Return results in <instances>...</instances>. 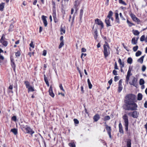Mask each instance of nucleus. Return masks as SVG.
<instances>
[{
	"instance_id": "49530a36",
	"label": "nucleus",
	"mask_w": 147,
	"mask_h": 147,
	"mask_svg": "<svg viewBox=\"0 0 147 147\" xmlns=\"http://www.w3.org/2000/svg\"><path fill=\"white\" fill-rule=\"evenodd\" d=\"M64 45V42H61V43H60L59 46V48L60 49Z\"/></svg>"
},
{
	"instance_id": "3c124183",
	"label": "nucleus",
	"mask_w": 147,
	"mask_h": 147,
	"mask_svg": "<svg viewBox=\"0 0 147 147\" xmlns=\"http://www.w3.org/2000/svg\"><path fill=\"white\" fill-rule=\"evenodd\" d=\"M127 147H131V142L130 141H128L127 142Z\"/></svg>"
},
{
	"instance_id": "f3484780",
	"label": "nucleus",
	"mask_w": 147,
	"mask_h": 147,
	"mask_svg": "<svg viewBox=\"0 0 147 147\" xmlns=\"http://www.w3.org/2000/svg\"><path fill=\"white\" fill-rule=\"evenodd\" d=\"M106 129L107 130L108 134L109 136V137L110 138H111V127H110L108 126L107 125H105Z\"/></svg>"
},
{
	"instance_id": "7ed1b4c3",
	"label": "nucleus",
	"mask_w": 147,
	"mask_h": 147,
	"mask_svg": "<svg viewBox=\"0 0 147 147\" xmlns=\"http://www.w3.org/2000/svg\"><path fill=\"white\" fill-rule=\"evenodd\" d=\"M136 96L133 94H129L126 96L125 102L126 104L134 102L136 98Z\"/></svg>"
},
{
	"instance_id": "473e14b6",
	"label": "nucleus",
	"mask_w": 147,
	"mask_h": 147,
	"mask_svg": "<svg viewBox=\"0 0 147 147\" xmlns=\"http://www.w3.org/2000/svg\"><path fill=\"white\" fill-rule=\"evenodd\" d=\"M111 118L110 117L109 115H107L104 117L103 120L104 121H107L109 120Z\"/></svg>"
},
{
	"instance_id": "6e6552de",
	"label": "nucleus",
	"mask_w": 147,
	"mask_h": 147,
	"mask_svg": "<svg viewBox=\"0 0 147 147\" xmlns=\"http://www.w3.org/2000/svg\"><path fill=\"white\" fill-rule=\"evenodd\" d=\"M95 23L100 26L101 30L104 28V26L103 23L98 18H97L95 20Z\"/></svg>"
},
{
	"instance_id": "dca6fc26",
	"label": "nucleus",
	"mask_w": 147,
	"mask_h": 147,
	"mask_svg": "<svg viewBox=\"0 0 147 147\" xmlns=\"http://www.w3.org/2000/svg\"><path fill=\"white\" fill-rule=\"evenodd\" d=\"M49 95L52 97L53 98L55 96V94L53 93V87L52 85H51L49 90Z\"/></svg>"
},
{
	"instance_id": "9d476101",
	"label": "nucleus",
	"mask_w": 147,
	"mask_h": 147,
	"mask_svg": "<svg viewBox=\"0 0 147 147\" xmlns=\"http://www.w3.org/2000/svg\"><path fill=\"white\" fill-rule=\"evenodd\" d=\"M137 81V79L135 78L134 77L132 76L131 78V80L129 82V83L131 85L136 86Z\"/></svg>"
},
{
	"instance_id": "20e7f679",
	"label": "nucleus",
	"mask_w": 147,
	"mask_h": 147,
	"mask_svg": "<svg viewBox=\"0 0 147 147\" xmlns=\"http://www.w3.org/2000/svg\"><path fill=\"white\" fill-rule=\"evenodd\" d=\"M127 104V109L128 110H135L136 109L137 107V105L134 102H132Z\"/></svg>"
},
{
	"instance_id": "c9c22d12",
	"label": "nucleus",
	"mask_w": 147,
	"mask_h": 147,
	"mask_svg": "<svg viewBox=\"0 0 147 147\" xmlns=\"http://www.w3.org/2000/svg\"><path fill=\"white\" fill-rule=\"evenodd\" d=\"M14 28V26L12 24H11L9 26V28L8 30L9 31H11Z\"/></svg>"
},
{
	"instance_id": "2f4dec72",
	"label": "nucleus",
	"mask_w": 147,
	"mask_h": 147,
	"mask_svg": "<svg viewBox=\"0 0 147 147\" xmlns=\"http://www.w3.org/2000/svg\"><path fill=\"white\" fill-rule=\"evenodd\" d=\"M144 56H143L141 57L140 59H138V61L139 62H140L141 63H142L143 61V59L144 58Z\"/></svg>"
},
{
	"instance_id": "ea45409f",
	"label": "nucleus",
	"mask_w": 147,
	"mask_h": 147,
	"mask_svg": "<svg viewBox=\"0 0 147 147\" xmlns=\"http://www.w3.org/2000/svg\"><path fill=\"white\" fill-rule=\"evenodd\" d=\"M142 54V52L140 51H138L136 53V57L139 56L141 55Z\"/></svg>"
},
{
	"instance_id": "1a4fd4ad",
	"label": "nucleus",
	"mask_w": 147,
	"mask_h": 147,
	"mask_svg": "<svg viewBox=\"0 0 147 147\" xmlns=\"http://www.w3.org/2000/svg\"><path fill=\"white\" fill-rule=\"evenodd\" d=\"M26 131V133L30 134L32 136L33 134L34 133V131L32 130V129L30 128V127L29 126H28L26 127V128L25 129Z\"/></svg>"
},
{
	"instance_id": "f8f14e48",
	"label": "nucleus",
	"mask_w": 147,
	"mask_h": 147,
	"mask_svg": "<svg viewBox=\"0 0 147 147\" xmlns=\"http://www.w3.org/2000/svg\"><path fill=\"white\" fill-rule=\"evenodd\" d=\"M128 114L131 116H132L134 118H137L138 116V113L137 111H134L133 113H129Z\"/></svg>"
},
{
	"instance_id": "052dcab7",
	"label": "nucleus",
	"mask_w": 147,
	"mask_h": 147,
	"mask_svg": "<svg viewBox=\"0 0 147 147\" xmlns=\"http://www.w3.org/2000/svg\"><path fill=\"white\" fill-rule=\"evenodd\" d=\"M114 68L115 69H118V68L117 65V64L116 62L115 63Z\"/></svg>"
},
{
	"instance_id": "aec40b11",
	"label": "nucleus",
	"mask_w": 147,
	"mask_h": 147,
	"mask_svg": "<svg viewBox=\"0 0 147 147\" xmlns=\"http://www.w3.org/2000/svg\"><path fill=\"white\" fill-rule=\"evenodd\" d=\"M132 74L131 73V70L129 69L128 70L127 73V76L126 77V80L128 82L129 80V77L131 76Z\"/></svg>"
},
{
	"instance_id": "f257e3e1",
	"label": "nucleus",
	"mask_w": 147,
	"mask_h": 147,
	"mask_svg": "<svg viewBox=\"0 0 147 147\" xmlns=\"http://www.w3.org/2000/svg\"><path fill=\"white\" fill-rule=\"evenodd\" d=\"M113 15V12L111 11H109V12L108 15L105 20V22L106 24V26L107 27L111 26H112L111 24V21L110 20L111 19L112 22L113 21L114 19L112 17Z\"/></svg>"
},
{
	"instance_id": "f704fd0d",
	"label": "nucleus",
	"mask_w": 147,
	"mask_h": 147,
	"mask_svg": "<svg viewBox=\"0 0 147 147\" xmlns=\"http://www.w3.org/2000/svg\"><path fill=\"white\" fill-rule=\"evenodd\" d=\"M133 34L135 35H138L140 33V32L137 30H133Z\"/></svg>"
},
{
	"instance_id": "de8ad7c7",
	"label": "nucleus",
	"mask_w": 147,
	"mask_h": 147,
	"mask_svg": "<svg viewBox=\"0 0 147 147\" xmlns=\"http://www.w3.org/2000/svg\"><path fill=\"white\" fill-rule=\"evenodd\" d=\"M44 80L46 84L49 82V81L45 75H44Z\"/></svg>"
},
{
	"instance_id": "ddd939ff",
	"label": "nucleus",
	"mask_w": 147,
	"mask_h": 147,
	"mask_svg": "<svg viewBox=\"0 0 147 147\" xmlns=\"http://www.w3.org/2000/svg\"><path fill=\"white\" fill-rule=\"evenodd\" d=\"M130 16L134 21L138 23L140 22V20L137 18L136 17L135 15L134 14L131 13L130 14Z\"/></svg>"
},
{
	"instance_id": "4be33fe9",
	"label": "nucleus",
	"mask_w": 147,
	"mask_h": 147,
	"mask_svg": "<svg viewBox=\"0 0 147 147\" xmlns=\"http://www.w3.org/2000/svg\"><path fill=\"white\" fill-rule=\"evenodd\" d=\"M5 3L2 2L0 4V11H3L4 8Z\"/></svg>"
},
{
	"instance_id": "a211bd4d",
	"label": "nucleus",
	"mask_w": 147,
	"mask_h": 147,
	"mask_svg": "<svg viewBox=\"0 0 147 147\" xmlns=\"http://www.w3.org/2000/svg\"><path fill=\"white\" fill-rule=\"evenodd\" d=\"M100 119V117L98 114H96L93 117V119L94 122L97 121Z\"/></svg>"
},
{
	"instance_id": "c03bdc74",
	"label": "nucleus",
	"mask_w": 147,
	"mask_h": 147,
	"mask_svg": "<svg viewBox=\"0 0 147 147\" xmlns=\"http://www.w3.org/2000/svg\"><path fill=\"white\" fill-rule=\"evenodd\" d=\"M11 119L14 121H17V117L16 116H14L12 117L11 118Z\"/></svg>"
},
{
	"instance_id": "a18cd8bd",
	"label": "nucleus",
	"mask_w": 147,
	"mask_h": 147,
	"mask_svg": "<svg viewBox=\"0 0 147 147\" xmlns=\"http://www.w3.org/2000/svg\"><path fill=\"white\" fill-rule=\"evenodd\" d=\"M52 3L53 5V9H56V4L55 3V1H53V0L52 1Z\"/></svg>"
},
{
	"instance_id": "4468645a",
	"label": "nucleus",
	"mask_w": 147,
	"mask_h": 147,
	"mask_svg": "<svg viewBox=\"0 0 147 147\" xmlns=\"http://www.w3.org/2000/svg\"><path fill=\"white\" fill-rule=\"evenodd\" d=\"M92 29L94 31L93 32V34L94 35V38L96 39L98 36L97 29L96 28H94V26L93 27Z\"/></svg>"
},
{
	"instance_id": "58836bf2",
	"label": "nucleus",
	"mask_w": 147,
	"mask_h": 147,
	"mask_svg": "<svg viewBox=\"0 0 147 147\" xmlns=\"http://www.w3.org/2000/svg\"><path fill=\"white\" fill-rule=\"evenodd\" d=\"M21 55L20 51H18L16 53L15 55L16 57H18L20 56Z\"/></svg>"
},
{
	"instance_id": "72a5a7b5",
	"label": "nucleus",
	"mask_w": 147,
	"mask_h": 147,
	"mask_svg": "<svg viewBox=\"0 0 147 147\" xmlns=\"http://www.w3.org/2000/svg\"><path fill=\"white\" fill-rule=\"evenodd\" d=\"M118 11L117 10L116 11L115 13V18L116 20H119V14L118 13Z\"/></svg>"
},
{
	"instance_id": "6e6d98bb",
	"label": "nucleus",
	"mask_w": 147,
	"mask_h": 147,
	"mask_svg": "<svg viewBox=\"0 0 147 147\" xmlns=\"http://www.w3.org/2000/svg\"><path fill=\"white\" fill-rule=\"evenodd\" d=\"M30 47H32L33 48H34V45L33 44V42L32 41H31V43L30 44Z\"/></svg>"
},
{
	"instance_id": "13d9d810",
	"label": "nucleus",
	"mask_w": 147,
	"mask_h": 147,
	"mask_svg": "<svg viewBox=\"0 0 147 147\" xmlns=\"http://www.w3.org/2000/svg\"><path fill=\"white\" fill-rule=\"evenodd\" d=\"M28 54L30 57H31L32 55L34 56V52H33L32 53L31 52H29L28 53Z\"/></svg>"
},
{
	"instance_id": "7c9ffc66",
	"label": "nucleus",
	"mask_w": 147,
	"mask_h": 147,
	"mask_svg": "<svg viewBox=\"0 0 147 147\" xmlns=\"http://www.w3.org/2000/svg\"><path fill=\"white\" fill-rule=\"evenodd\" d=\"M87 82L88 85V87L89 89H90L92 88V85L91 84L89 79L87 80Z\"/></svg>"
},
{
	"instance_id": "c756f323",
	"label": "nucleus",
	"mask_w": 147,
	"mask_h": 147,
	"mask_svg": "<svg viewBox=\"0 0 147 147\" xmlns=\"http://www.w3.org/2000/svg\"><path fill=\"white\" fill-rule=\"evenodd\" d=\"M68 145L70 147H76V145L74 142L72 141L69 143Z\"/></svg>"
},
{
	"instance_id": "4d7b16f0",
	"label": "nucleus",
	"mask_w": 147,
	"mask_h": 147,
	"mask_svg": "<svg viewBox=\"0 0 147 147\" xmlns=\"http://www.w3.org/2000/svg\"><path fill=\"white\" fill-rule=\"evenodd\" d=\"M59 88L60 89L63 91V92L65 91V90L63 88L62 86V84H60L59 85Z\"/></svg>"
},
{
	"instance_id": "6ab92c4d",
	"label": "nucleus",
	"mask_w": 147,
	"mask_h": 147,
	"mask_svg": "<svg viewBox=\"0 0 147 147\" xmlns=\"http://www.w3.org/2000/svg\"><path fill=\"white\" fill-rule=\"evenodd\" d=\"M60 34L63 35V33L65 34V27H62L61 26L60 29Z\"/></svg>"
},
{
	"instance_id": "c85d7f7f",
	"label": "nucleus",
	"mask_w": 147,
	"mask_h": 147,
	"mask_svg": "<svg viewBox=\"0 0 147 147\" xmlns=\"http://www.w3.org/2000/svg\"><path fill=\"white\" fill-rule=\"evenodd\" d=\"M142 95L141 93H138V94L137 100H142Z\"/></svg>"
},
{
	"instance_id": "423d86ee",
	"label": "nucleus",
	"mask_w": 147,
	"mask_h": 147,
	"mask_svg": "<svg viewBox=\"0 0 147 147\" xmlns=\"http://www.w3.org/2000/svg\"><path fill=\"white\" fill-rule=\"evenodd\" d=\"M123 119L124 120L125 122V130L126 131H127L128 130V119L127 116L126 115H125L123 116Z\"/></svg>"
},
{
	"instance_id": "f03ea898",
	"label": "nucleus",
	"mask_w": 147,
	"mask_h": 147,
	"mask_svg": "<svg viewBox=\"0 0 147 147\" xmlns=\"http://www.w3.org/2000/svg\"><path fill=\"white\" fill-rule=\"evenodd\" d=\"M103 53L105 58H106L110 54V47L108 43L106 42H105V44L103 45Z\"/></svg>"
},
{
	"instance_id": "0e129e2a",
	"label": "nucleus",
	"mask_w": 147,
	"mask_h": 147,
	"mask_svg": "<svg viewBox=\"0 0 147 147\" xmlns=\"http://www.w3.org/2000/svg\"><path fill=\"white\" fill-rule=\"evenodd\" d=\"M122 126L121 125V123H120V133H122V134H123V129L121 128V127Z\"/></svg>"
},
{
	"instance_id": "4c0bfd02",
	"label": "nucleus",
	"mask_w": 147,
	"mask_h": 147,
	"mask_svg": "<svg viewBox=\"0 0 147 147\" xmlns=\"http://www.w3.org/2000/svg\"><path fill=\"white\" fill-rule=\"evenodd\" d=\"M139 83L140 85H143L144 84V80L142 79H140V80Z\"/></svg>"
},
{
	"instance_id": "a878e982",
	"label": "nucleus",
	"mask_w": 147,
	"mask_h": 147,
	"mask_svg": "<svg viewBox=\"0 0 147 147\" xmlns=\"http://www.w3.org/2000/svg\"><path fill=\"white\" fill-rule=\"evenodd\" d=\"M24 83L27 88H28L31 86L30 85V83L28 81H25L24 82Z\"/></svg>"
},
{
	"instance_id": "bb28decb",
	"label": "nucleus",
	"mask_w": 147,
	"mask_h": 147,
	"mask_svg": "<svg viewBox=\"0 0 147 147\" xmlns=\"http://www.w3.org/2000/svg\"><path fill=\"white\" fill-rule=\"evenodd\" d=\"M24 83L27 88H28L31 86L30 85V83L28 81H25L24 82Z\"/></svg>"
},
{
	"instance_id": "37998d69",
	"label": "nucleus",
	"mask_w": 147,
	"mask_h": 147,
	"mask_svg": "<svg viewBox=\"0 0 147 147\" xmlns=\"http://www.w3.org/2000/svg\"><path fill=\"white\" fill-rule=\"evenodd\" d=\"M132 59L131 57L129 58L127 60V63L129 64H131L132 63Z\"/></svg>"
},
{
	"instance_id": "864d4df0",
	"label": "nucleus",
	"mask_w": 147,
	"mask_h": 147,
	"mask_svg": "<svg viewBox=\"0 0 147 147\" xmlns=\"http://www.w3.org/2000/svg\"><path fill=\"white\" fill-rule=\"evenodd\" d=\"M119 79V77L118 76H115L114 77V81L117 82Z\"/></svg>"
},
{
	"instance_id": "5701e85b",
	"label": "nucleus",
	"mask_w": 147,
	"mask_h": 147,
	"mask_svg": "<svg viewBox=\"0 0 147 147\" xmlns=\"http://www.w3.org/2000/svg\"><path fill=\"white\" fill-rule=\"evenodd\" d=\"M27 89H28V93H29L31 92H33L35 91H36V90H35L34 87L32 86H30Z\"/></svg>"
},
{
	"instance_id": "2eb2a0df",
	"label": "nucleus",
	"mask_w": 147,
	"mask_h": 147,
	"mask_svg": "<svg viewBox=\"0 0 147 147\" xmlns=\"http://www.w3.org/2000/svg\"><path fill=\"white\" fill-rule=\"evenodd\" d=\"M47 18V16L44 15L42 16L41 17L42 20L43 21L44 26L45 27H47L48 24L46 20Z\"/></svg>"
},
{
	"instance_id": "69168bd1",
	"label": "nucleus",
	"mask_w": 147,
	"mask_h": 147,
	"mask_svg": "<svg viewBox=\"0 0 147 147\" xmlns=\"http://www.w3.org/2000/svg\"><path fill=\"white\" fill-rule=\"evenodd\" d=\"M146 69V67L145 66L143 65L142 66V71H144Z\"/></svg>"
},
{
	"instance_id": "b1692460",
	"label": "nucleus",
	"mask_w": 147,
	"mask_h": 147,
	"mask_svg": "<svg viewBox=\"0 0 147 147\" xmlns=\"http://www.w3.org/2000/svg\"><path fill=\"white\" fill-rule=\"evenodd\" d=\"M14 135H16L18 134V129H17L13 128L11 129L10 130Z\"/></svg>"
},
{
	"instance_id": "39448f33",
	"label": "nucleus",
	"mask_w": 147,
	"mask_h": 147,
	"mask_svg": "<svg viewBox=\"0 0 147 147\" xmlns=\"http://www.w3.org/2000/svg\"><path fill=\"white\" fill-rule=\"evenodd\" d=\"M5 35L3 34L0 39V42L5 47H6L8 45L7 41L5 40Z\"/></svg>"
},
{
	"instance_id": "bf43d9fd",
	"label": "nucleus",
	"mask_w": 147,
	"mask_h": 147,
	"mask_svg": "<svg viewBox=\"0 0 147 147\" xmlns=\"http://www.w3.org/2000/svg\"><path fill=\"white\" fill-rule=\"evenodd\" d=\"M74 121L75 123V124H78L79 123V121L77 119H74Z\"/></svg>"
},
{
	"instance_id": "412c9836",
	"label": "nucleus",
	"mask_w": 147,
	"mask_h": 147,
	"mask_svg": "<svg viewBox=\"0 0 147 147\" xmlns=\"http://www.w3.org/2000/svg\"><path fill=\"white\" fill-rule=\"evenodd\" d=\"M22 124L20 125V127L22 131H24V130L25 129L26 127L28 126V125H25L24 124H22Z\"/></svg>"
},
{
	"instance_id": "e2e57ef3",
	"label": "nucleus",
	"mask_w": 147,
	"mask_h": 147,
	"mask_svg": "<svg viewBox=\"0 0 147 147\" xmlns=\"http://www.w3.org/2000/svg\"><path fill=\"white\" fill-rule=\"evenodd\" d=\"M117 71L115 70H114L113 71V73L114 75L116 76L117 75Z\"/></svg>"
},
{
	"instance_id": "774afa93",
	"label": "nucleus",
	"mask_w": 147,
	"mask_h": 147,
	"mask_svg": "<svg viewBox=\"0 0 147 147\" xmlns=\"http://www.w3.org/2000/svg\"><path fill=\"white\" fill-rule=\"evenodd\" d=\"M81 90L82 93L84 92V88L83 86H81Z\"/></svg>"
},
{
	"instance_id": "79ce46f5",
	"label": "nucleus",
	"mask_w": 147,
	"mask_h": 147,
	"mask_svg": "<svg viewBox=\"0 0 147 147\" xmlns=\"http://www.w3.org/2000/svg\"><path fill=\"white\" fill-rule=\"evenodd\" d=\"M4 58L3 56L2 55H1L0 54V60H0V63L2 64V61L1 60H3L4 59Z\"/></svg>"
},
{
	"instance_id": "393cba45",
	"label": "nucleus",
	"mask_w": 147,
	"mask_h": 147,
	"mask_svg": "<svg viewBox=\"0 0 147 147\" xmlns=\"http://www.w3.org/2000/svg\"><path fill=\"white\" fill-rule=\"evenodd\" d=\"M137 39H136V38H133L131 40V43L133 45H136L137 42Z\"/></svg>"
},
{
	"instance_id": "5fc2aeb1",
	"label": "nucleus",
	"mask_w": 147,
	"mask_h": 147,
	"mask_svg": "<svg viewBox=\"0 0 147 147\" xmlns=\"http://www.w3.org/2000/svg\"><path fill=\"white\" fill-rule=\"evenodd\" d=\"M138 46H136L134 47L133 48V51L135 52L136 51L138 48Z\"/></svg>"
},
{
	"instance_id": "603ef678",
	"label": "nucleus",
	"mask_w": 147,
	"mask_h": 147,
	"mask_svg": "<svg viewBox=\"0 0 147 147\" xmlns=\"http://www.w3.org/2000/svg\"><path fill=\"white\" fill-rule=\"evenodd\" d=\"M53 20L54 22L55 23L57 22H58V20L57 18V17H53Z\"/></svg>"
},
{
	"instance_id": "680f3d73",
	"label": "nucleus",
	"mask_w": 147,
	"mask_h": 147,
	"mask_svg": "<svg viewBox=\"0 0 147 147\" xmlns=\"http://www.w3.org/2000/svg\"><path fill=\"white\" fill-rule=\"evenodd\" d=\"M83 9H81L80 10V15L83 16Z\"/></svg>"
},
{
	"instance_id": "0eeeda50",
	"label": "nucleus",
	"mask_w": 147,
	"mask_h": 147,
	"mask_svg": "<svg viewBox=\"0 0 147 147\" xmlns=\"http://www.w3.org/2000/svg\"><path fill=\"white\" fill-rule=\"evenodd\" d=\"M81 0H76L74 3V7L75 9V11L76 12L78 9V7L81 3Z\"/></svg>"
},
{
	"instance_id": "8fccbe9b",
	"label": "nucleus",
	"mask_w": 147,
	"mask_h": 147,
	"mask_svg": "<svg viewBox=\"0 0 147 147\" xmlns=\"http://www.w3.org/2000/svg\"><path fill=\"white\" fill-rule=\"evenodd\" d=\"M145 36L144 35H143L141 36L140 38V40L141 41H143L144 40H145Z\"/></svg>"
},
{
	"instance_id": "e433bc0d",
	"label": "nucleus",
	"mask_w": 147,
	"mask_h": 147,
	"mask_svg": "<svg viewBox=\"0 0 147 147\" xmlns=\"http://www.w3.org/2000/svg\"><path fill=\"white\" fill-rule=\"evenodd\" d=\"M52 16H53V17L56 16V9H53Z\"/></svg>"
},
{
	"instance_id": "cd10ccee",
	"label": "nucleus",
	"mask_w": 147,
	"mask_h": 147,
	"mask_svg": "<svg viewBox=\"0 0 147 147\" xmlns=\"http://www.w3.org/2000/svg\"><path fill=\"white\" fill-rule=\"evenodd\" d=\"M13 88V85H10L8 88V93H13V91L12 90Z\"/></svg>"
},
{
	"instance_id": "09e8293b",
	"label": "nucleus",
	"mask_w": 147,
	"mask_h": 147,
	"mask_svg": "<svg viewBox=\"0 0 147 147\" xmlns=\"http://www.w3.org/2000/svg\"><path fill=\"white\" fill-rule=\"evenodd\" d=\"M120 4H121L124 5H127L126 3L123 0H120Z\"/></svg>"
},
{
	"instance_id": "9b49d317",
	"label": "nucleus",
	"mask_w": 147,
	"mask_h": 147,
	"mask_svg": "<svg viewBox=\"0 0 147 147\" xmlns=\"http://www.w3.org/2000/svg\"><path fill=\"white\" fill-rule=\"evenodd\" d=\"M11 65L14 70L16 69V65L14 62V60L12 56L10 57Z\"/></svg>"
},
{
	"instance_id": "338daca9",
	"label": "nucleus",
	"mask_w": 147,
	"mask_h": 147,
	"mask_svg": "<svg viewBox=\"0 0 147 147\" xmlns=\"http://www.w3.org/2000/svg\"><path fill=\"white\" fill-rule=\"evenodd\" d=\"M81 51H82V52H85L86 51V50L85 48H82V49Z\"/></svg>"
},
{
	"instance_id": "a19ab883",
	"label": "nucleus",
	"mask_w": 147,
	"mask_h": 147,
	"mask_svg": "<svg viewBox=\"0 0 147 147\" xmlns=\"http://www.w3.org/2000/svg\"><path fill=\"white\" fill-rule=\"evenodd\" d=\"M127 23L129 27H131L132 25H134L133 23L130 22L128 20H127Z\"/></svg>"
}]
</instances>
